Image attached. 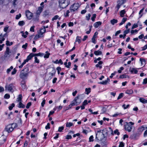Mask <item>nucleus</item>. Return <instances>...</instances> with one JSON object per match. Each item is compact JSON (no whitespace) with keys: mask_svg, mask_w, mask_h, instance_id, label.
Wrapping results in <instances>:
<instances>
[{"mask_svg":"<svg viewBox=\"0 0 147 147\" xmlns=\"http://www.w3.org/2000/svg\"><path fill=\"white\" fill-rule=\"evenodd\" d=\"M84 95L83 94L78 95L75 98L74 100L71 102L70 104L72 106L79 104L80 103L81 101H80L79 102H77V100H80L82 97H84Z\"/></svg>","mask_w":147,"mask_h":147,"instance_id":"nucleus-1","label":"nucleus"},{"mask_svg":"<svg viewBox=\"0 0 147 147\" xmlns=\"http://www.w3.org/2000/svg\"><path fill=\"white\" fill-rule=\"evenodd\" d=\"M134 124V123L132 122H126L124 125L125 130L128 131L129 132L131 131L132 129V125Z\"/></svg>","mask_w":147,"mask_h":147,"instance_id":"nucleus-2","label":"nucleus"},{"mask_svg":"<svg viewBox=\"0 0 147 147\" xmlns=\"http://www.w3.org/2000/svg\"><path fill=\"white\" fill-rule=\"evenodd\" d=\"M59 6L63 9L66 8L69 5L67 3L68 0H59Z\"/></svg>","mask_w":147,"mask_h":147,"instance_id":"nucleus-3","label":"nucleus"},{"mask_svg":"<svg viewBox=\"0 0 147 147\" xmlns=\"http://www.w3.org/2000/svg\"><path fill=\"white\" fill-rule=\"evenodd\" d=\"M14 124H15V125H16V123H12L7 125L5 127V130L9 133L11 132L13 129L12 125Z\"/></svg>","mask_w":147,"mask_h":147,"instance_id":"nucleus-4","label":"nucleus"},{"mask_svg":"<svg viewBox=\"0 0 147 147\" xmlns=\"http://www.w3.org/2000/svg\"><path fill=\"white\" fill-rule=\"evenodd\" d=\"M14 86L13 84H11L9 85H6L5 86V90H7L9 92H13L14 91L13 89Z\"/></svg>","mask_w":147,"mask_h":147,"instance_id":"nucleus-5","label":"nucleus"},{"mask_svg":"<svg viewBox=\"0 0 147 147\" xmlns=\"http://www.w3.org/2000/svg\"><path fill=\"white\" fill-rule=\"evenodd\" d=\"M79 7V4L78 3H74L70 7L69 9L71 12L77 10Z\"/></svg>","mask_w":147,"mask_h":147,"instance_id":"nucleus-6","label":"nucleus"},{"mask_svg":"<svg viewBox=\"0 0 147 147\" xmlns=\"http://www.w3.org/2000/svg\"><path fill=\"white\" fill-rule=\"evenodd\" d=\"M28 75V74L27 73L21 71L20 75V77L22 79L24 80L27 78Z\"/></svg>","mask_w":147,"mask_h":147,"instance_id":"nucleus-7","label":"nucleus"},{"mask_svg":"<svg viewBox=\"0 0 147 147\" xmlns=\"http://www.w3.org/2000/svg\"><path fill=\"white\" fill-rule=\"evenodd\" d=\"M104 138V135L103 133L96 134V138L99 140H102Z\"/></svg>","mask_w":147,"mask_h":147,"instance_id":"nucleus-8","label":"nucleus"},{"mask_svg":"<svg viewBox=\"0 0 147 147\" xmlns=\"http://www.w3.org/2000/svg\"><path fill=\"white\" fill-rule=\"evenodd\" d=\"M26 14L28 19L30 20L32 19L33 16V14L29 10H27L26 11Z\"/></svg>","mask_w":147,"mask_h":147,"instance_id":"nucleus-9","label":"nucleus"},{"mask_svg":"<svg viewBox=\"0 0 147 147\" xmlns=\"http://www.w3.org/2000/svg\"><path fill=\"white\" fill-rule=\"evenodd\" d=\"M109 129L111 130V134L112 135H114V134H117V135H119L120 134V133L119 131V130L118 129H116L114 131V132H113V131L111 129V127H109Z\"/></svg>","mask_w":147,"mask_h":147,"instance_id":"nucleus-10","label":"nucleus"},{"mask_svg":"<svg viewBox=\"0 0 147 147\" xmlns=\"http://www.w3.org/2000/svg\"><path fill=\"white\" fill-rule=\"evenodd\" d=\"M98 34V32H96L92 38V42L94 44L96 43L95 38L97 37Z\"/></svg>","mask_w":147,"mask_h":147,"instance_id":"nucleus-11","label":"nucleus"},{"mask_svg":"<svg viewBox=\"0 0 147 147\" xmlns=\"http://www.w3.org/2000/svg\"><path fill=\"white\" fill-rule=\"evenodd\" d=\"M44 7V6H42V7H38V9L36 11V14L37 15H39L42 12L43 8Z\"/></svg>","mask_w":147,"mask_h":147,"instance_id":"nucleus-12","label":"nucleus"},{"mask_svg":"<svg viewBox=\"0 0 147 147\" xmlns=\"http://www.w3.org/2000/svg\"><path fill=\"white\" fill-rule=\"evenodd\" d=\"M46 32V29H45V26L42 27L40 31V32L39 33L40 35L43 36V34Z\"/></svg>","mask_w":147,"mask_h":147,"instance_id":"nucleus-13","label":"nucleus"},{"mask_svg":"<svg viewBox=\"0 0 147 147\" xmlns=\"http://www.w3.org/2000/svg\"><path fill=\"white\" fill-rule=\"evenodd\" d=\"M29 65L28 64L25 67V68L22 71L25 72L26 73H29V69L28 67Z\"/></svg>","mask_w":147,"mask_h":147,"instance_id":"nucleus-14","label":"nucleus"},{"mask_svg":"<svg viewBox=\"0 0 147 147\" xmlns=\"http://www.w3.org/2000/svg\"><path fill=\"white\" fill-rule=\"evenodd\" d=\"M144 129V127L141 126L138 129L137 132L138 134H140Z\"/></svg>","mask_w":147,"mask_h":147,"instance_id":"nucleus-15","label":"nucleus"},{"mask_svg":"<svg viewBox=\"0 0 147 147\" xmlns=\"http://www.w3.org/2000/svg\"><path fill=\"white\" fill-rule=\"evenodd\" d=\"M102 24V22L100 21L95 22L94 24V26L95 28H97L99 26Z\"/></svg>","mask_w":147,"mask_h":147,"instance_id":"nucleus-16","label":"nucleus"},{"mask_svg":"<svg viewBox=\"0 0 147 147\" xmlns=\"http://www.w3.org/2000/svg\"><path fill=\"white\" fill-rule=\"evenodd\" d=\"M22 89L24 90L26 88V86L25 84V82L24 81H22L21 83Z\"/></svg>","mask_w":147,"mask_h":147,"instance_id":"nucleus-17","label":"nucleus"},{"mask_svg":"<svg viewBox=\"0 0 147 147\" xmlns=\"http://www.w3.org/2000/svg\"><path fill=\"white\" fill-rule=\"evenodd\" d=\"M110 81V79L109 78H107V80H105V81H102V82H100L99 83V84H103V85H106L107 84L108 82H109Z\"/></svg>","mask_w":147,"mask_h":147,"instance_id":"nucleus-18","label":"nucleus"},{"mask_svg":"<svg viewBox=\"0 0 147 147\" xmlns=\"http://www.w3.org/2000/svg\"><path fill=\"white\" fill-rule=\"evenodd\" d=\"M33 57H34L33 53H31L27 57V58L26 59L27 60V61H28L29 60H30Z\"/></svg>","mask_w":147,"mask_h":147,"instance_id":"nucleus-19","label":"nucleus"},{"mask_svg":"<svg viewBox=\"0 0 147 147\" xmlns=\"http://www.w3.org/2000/svg\"><path fill=\"white\" fill-rule=\"evenodd\" d=\"M139 100L140 102L144 104L147 103V100L143 98H140Z\"/></svg>","mask_w":147,"mask_h":147,"instance_id":"nucleus-20","label":"nucleus"},{"mask_svg":"<svg viewBox=\"0 0 147 147\" xmlns=\"http://www.w3.org/2000/svg\"><path fill=\"white\" fill-rule=\"evenodd\" d=\"M125 1V0H119L117 1V4L119 5H121L123 4Z\"/></svg>","mask_w":147,"mask_h":147,"instance_id":"nucleus-21","label":"nucleus"},{"mask_svg":"<svg viewBox=\"0 0 147 147\" xmlns=\"http://www.w3.org/2000/svg\"><path fill=\"white\" fill-rule=\"evenodd\" d=\"M140 60L141 62L142 65L144 66L146 64V61L144 59L140 58Z\"/></svg>","mask_w":147,"mask_h":147,"instance_id":"nucleus-22","label":"nucleus"},{"mask_svg":"<svg viewBox=\"0 0 147 147\" xmlns=\"http://www.w3.org/2000/svg\"><path fill=\"white\" fill-rule=\"evenodd\" d=\"M81 36H77L76 37L75 42H78L79 43H80L81 42Z\"/></svg>","mask_w":147,"mask_h":147,"instance_id":"nucleus-23","label":"nucleus"},{"mask_svg":"<svg viewBox=\"0 0 147 147\" xmlns=\"http://www.w3.org/2000/svg\"><path fill=\"white\" fill-rule=\"evenodd\" d=\"M127 20V18H123V19L122 20V21L121 23H120L119 24V26H121L123 24H124L125 22Z\"/></svg>","mask_w":147,"mask_h":147,"instance_id":"nucleus-24","label":"nucleus"},{"mask_svg":"<svg viewBox=\"0 0 147 147\" xmlns=\"http://www.w3.org/2000/svg\"><path fill=\"white\" fill-rule=\"evenodd\" d=\"M130 72L131 73H134L135 74H137L138 72V70L135 68H132L130 69Z\"/></svg>","mask_w":147,"mask_h":147,"instance_id":"nucleus-25","label":"nucleus"},{"mask_svg":"<svg viewBox=\"0 0 147 147\" xmlns=\"http://www.w3.org/2000/svg\"><path fill=\"white\" fill-rule=\"evenodd\" d=\"M118 22V20H117L115 19H113L112 20H111L110 21L111 23L113 25H114L115 24L117 23Z\"/></svg>","mask_w":147,"mask_h":147,"instance_id":"nucleus-26","label":"nucleus"},{"mask_svg":"<svg viewBox=\"0 0 147 147\" xmlns=\"http://www.w3.org/2000/svg\"><path fill=\"white\" fill-rule=\"evenodd\" d=\"M22 95L21 94H19L18 96V97L17 98V101L18 102H22Z\"/></svg>","mask_w":147,"mask_h":147,"instance_id":"nucleus-27","label":"nucleus"},{"mask_svg":"<svg viewBox=\"0 0 147 147\" xmlns=\"http://www.w3.org/2000/svg\"><path fill=\"white\" fill-rule=\"evenodd\" d=\"M28 62V61H27V60L25 59L24 61L22 63V64L20 65L19 66V68L20 69L22 68L23 66L24 65V64H25L27 62Z\"/></svg>","mask_w":147,"mask_h":147,"instance_id":"nucleus-28","label":"nucleus"},{"mask_svg":"<svg viewBox=\"0 0 147 147\" xmlns=\"http://www.w3.org/2000/svg\"><path fill=\"white\" fill-rule=\"evenodd\" d=\"M102 52L99 50L95 51L94 52V54L96 55H101L102 54Z\"/></svg>","mask_w":147,"mask_h":147,"instance_id":"nucleus-29","label":"nucleus"},{"mask_svg":"<svg viewBox=\"0 0 147 147\" xmlns=\"http://www.w3.org/2000/svg\"><path fill=\"white\" fill-rule=\"evenodd\" d=\"M18 107L21 108H24L25 107V105L22 104V102H19Z\"/></svg>","mask_w":147,"mask_h":147,"instance_id":"nucleus-30","label":"nucleus"},{"mask_svg":"<svg viewBox=\"0 0 147 147\" xmlns=\"http://www.w3.org/2000/svg\"><path fill=\"white\" fill-rule=\"evenodd\" d=\"M133 93V90L131 89L127 90L125 91V93L128 94H132Z\"/></svg>","mask_w":147,"mask_h":147,"instance_id":"nucleus-31","label":"nucleus"},{"mask_svg":"<svg viewBox=\"0 0 147 147\" xmlns=\"http://www.w3.org/2000/svg\"><path fill=\"white\" fill-rule=\"evenodd\" d=\"M125 13V11L124 9L120 11V16L121 17H123L124 16V14Z\"/></svg>","mask_w":147,"mask_h":147,"instance_id":"nucleus-32","label":"nucleus"},{"mask_svg":"<svg viewBox=\"0 0 147 147\" xmlns=\"http://www.w3.org/2000/svg\"><path fill=\"white\" fill-rule=\"evenodd\" d=\"M44 55V53H37V54L33 53V55H34V56H40V57H42Z\"/></svg>","mask_w":147,"mask_h":147,"instance_id":"nucleus-33","label":"nucleus"},{"mask_svg":"<svg viewBox=\"0 0 147 147\" xmlns=\"http://www.w3.org/2000/svg\"><path fill=\"white\" fill-rule=\"evenodd\" d=\"M73 125V123L71 122H67L66 124V127H69L72 126Z\"/></svg>","mask_w":147,"mask_h":147,"instance_id":"nucleus-34","label":"nucleus"},{"mask_svg":"<svg viewBox=\"0 0 147 147\" xmlns=\"http://www.w3.org/2000/svg\"><path fill=\"white\" fill-rule=\"evenodd\" d=\"M25 24V22L23 21H20L19 22L18 24L20 26H22L24 25Z\"/></svg>","mask_w":147,"mask_h":147,"instance_id":"nucleus-35","label":"nucleus"},{"mask_svg":"<svg viewBox=\"0 0 147 147\" xmlns=\"http://www.w3.org/2000/svg\"><path fill=\"white\" fill-rule=\"evenodd\" d=\"M45 53L46 54L44 55V57L45 58H48L49 57L50 54L48 52V51H46Z\"/></svg>","mask_w":147,"mask_h":147,"instance_id":"nucleus-36","label":"nucleus"},{"mask_svg":"<svg viewBox=\"0 0 147 147\" xmlns=\"http://www.w3.org/2000/svg\"><path fill=\"white\" fill-rule=\"evenodd\" d=\"M42 37V35H40L39 33H38V34L36 35L35 36L34 39L35 40H37L39 38L41 37Z\"/></svg>","mask_w":147,"mask_h":147,"instance_id":"nucleus-37","label":"nucleus"},{"mask_svg":"<svg viewBox=\"0 0 147 147\" xmlns=\"http://www.w3.org/2000/svg\"><path fill=\"white\" fill-rule=\"evenodd\" d=\"M96 15L95 13L93 14L91 17V20L92 21L94 22L95 21V18H96Z\"/></svg>","mask_w":147,"mask_h":147,"instance_id":"nucleus-38","label":"nucleus"},{"mask_svg":"<svg viewBox=\"0 0 147 147\" xmlns=\"http://www.w3.org/2000/svg\"><path fill=\"white\" fill-rule=\"evenodd\" d=\"M91 89L90 88H86L85 89L86 92V94H88L90 92Z\"/></svg>","mask_w":147,"mask_h":147,"instance_id":"nucleus-39","label":"nucleus"},{"mask_svg":"<svg viewBox=\"0 0 147 147\" xmlns=\"http://www.w3.org/2000/svg\"><path fill=\"white\" fill-rule=\"evenodd\" d=\"M137 136V134H134L131 136L130 137L132 139H135Z\"/></svg>","mask_w":147,"mask_h":147,"instance_id":"nucleus-40","label":"nucleus"},{"mask_svg":"<svg viewBox=\"0 0 147 147\" xmlns=\"http://www.w3.org/2000/svg\"><path fill=\"white\" fill-rule=\"evenodd\" d=\"M15 105L14 103H12L11 105L9 106V109L10 110H11L14 107Z\"/></svg>","mask_w":147,"mask_h":147,"instance_id":"nucleus-41","label":"nucleus"},{"mask_svg":"<svg viewBox=\"0 0 147 147\" xmlns=\"http://www.w3.org/2000/svg\"><path fill=\"white\" fill-rule=\"evenodd\" d=\"M123 93H120L119 94V96L117 98V100H119V99H121L122 97H123Z\"/></svg>","mask_w":147,"mask_h":147,"instance_id":"nucleus-42","label":"nucleus"},{"mask_svg":"<svg viewBox=\"0 0 147 147\" xmlns=\"http://www.w3.org/2000/svg\"><path fill=\"white\" fill-rule=\"evenodd\" d=\"M127 76L125 74L121 75L119 76L120 78H126Z\"/></svg>","mask_w":147,"mask_h":147,"instance_id":"nucleus-43","label":"nucleus"},{"mask_svg":"<svg viewBox=\"0 0 147 147\" xmlns=\"http://www.w3.org/2000/svg\"><path fill=\"white\" fill-rule=\"evenodd\" d=\"M9 52L5 51V53L4 57H8L9 56Z\"/></svg>","mask_w":147,"mask_h":147,"instance_id":"nucleus-44","label":"nucleus"},{"mask_svg":"<svg viewBox=\"0 0 147 147\" xmlns=\"http://www.w3.org/2000/svg\"><path fill=\"white\" fill-rule=\"evenodd\" d=\"M129 107V105H126L125 104H123L122 105V107L124 109H126L128 108Z\"/></svg>","mask_w":147,"mask_h":147,"instance_id":"nucleus-45","label":"nucleus"},{"mask_svg":"<svg viewBox=\"0 0 147 147\" xmlns=\"http://www.w3.org/2000/svg\"><path fill=\"white\" fill-rule=\"evenodd\" d=\"M10 95L8 94H6L4 96V98L6 99H8L10 98Z\"/></svg>","mask_w":147,"mask_h":147,"instance_id":"nucleus-46","label":"nucleus"},{"mask_svg":"<svg viewBox=\"0 0 147 147\" xmlns=\"http://www.w3.org/2000/svg\"><path fill=\"white\" fill-rule=\"evenodd\" d=\"M59 16L58 15H56L54 17H53L52 19V20L53 21H54L55 20H57L58 18H59Z\"/></svg>","mask_w":147,"mask_h":147,"instance_id":"nucleus-47","label":"nucleus"},{"mask_svg":"<svg viewBox=\"0 0 147 147\" xmlns=\"http://www.w3.org/2000/svg\"><path fill=\"white\" fill-rule=\"evenodd\" d=\"M21 16V14L19 13V14L17 15L16 16V20L19 19Z\"/></svg>","mask_w":147,"mask_h":147,"instance_id":"nucleus-48","label":"nucleus"},{"mask_svg":"<svg viewBox=\"0 0 147 147\" xmlns=\"http://www.w3.org/2000/svg\"><path fill=\"white\" fill-rule=\"evenodd\" d=\"M13 68V67L12 66H11L10 68L8 69L7 70V73H9V72L11 71V70Z\"/></svg>","mask_w":147,"mask_h":147,"instance_id":"nucleus-49","label":"nucleus"},{"mask_svg":"<svg viewBox=\"0 0 147 147\" xmlns=\"http://www.w3.org/2000/svg\"><path fill=\"white\" fill-rule=\"evenodd\" d=\"M93 136H91L89 138V141L90 142H93L94 141Z\"/></svg>","mask_w":147,"mask_h":147,"instance_id":"nucleus-50","label":"nucleus"},{"mask_svg":"<svg viewBox=\"0 0 147 147\" xmlns=\"http://www.w3.org/2000/svg\"><path fill=\"white\" fill-rule=\"evenodd\" d=\"M64 129V127L63 126L59 127V128L58 131L59 132H61Z\"/></svg>","mask_w":147,"mask_h":147,"instance_id":"nucleus-51","label":"nucleus"},{"mask_svg":"<svg viewBox=\"0 0 147 147\" xmlns=\"http://www.w3.org/2000/svg\"><path fill=\"white\" fill-rule=\"evenodd\" d=\"M31 105V102H28L26 106V107L27 109H28L30 107Z\"/></svg>","mask_w":147,"mask_h":147,"instance_id":"nucleus-52","label":"nucleus"},{"mask_svg":"<svg viewBox=\"0 0 147 147\" xmlns=\"http://www.w3.org/2000/svg\"><path fill=\"white\" fill-rule=\"evenodd\" d=\"M28 46V44L27 43H26L25 44L23 45L22 47L23 48H24V49H26L27 48V47Z\"/></svg>","mask_w":147,"mask_h":147,"instance_id":"nucleus-53","label":"nucleus"},{"mask_svg":"<svg viewBox=\"0 0 147 147\" xmlns=\"http://www.w3.org/2000/svg\"><path fill=\"white\" fill-rule=\"evenodd\" d=\"M90 16H91V15L90 13L88 14V16H86V20H89Z\"/></svg>","mask_w":147,"mask_h":147,"instance_id":"nucleus-54","label":"nucleus"},{"mask_svg":"<svg viewBox=\"0 0 147 147\" xmlns=\"http://www.w3.org/2000/svg\"><path fill=\"white\" fill-rule=\"evenodd\" d=\"M34 62H35L37 63H39V61L38 59L36 57H34Z\"/></svg>","mask_w":147,"mask_h":147,"instance_id":"nucleus-55","label":"nucleus"},{"mask_svg":"<svg viewBox=\"0 0 147 147\" xmlns=\"http://www.w3.org/2000/svg\"><path fill=\"white\" fill-rule=\"evenodd\" d=\"M142 50L143 51L146 49H147V44L146 45L144 46L143 47H142Z\"/></svg>","mask_w":147,"mask_h":147,"instance_id":"nucleus-56","label":"nucleus"},{"mask_svg":"<svg viewBox=\"0 0 147 147\" xmlns=\"http://www.w3.org/2000/svg\"><path fill=\"white\" fill-rule=\"evenodd\" d=\"M50 124L49 123H48L47 125L45 127V128L46 129H49L50 128Z\"/></svg>","mask_w":147,"mask_h":147,"instance_id":"nucleus-57","label":"nucleus"},{"mask_svg":"<svg viewBox=\"0 0 147 147\" xmlns=\"http://www.w3.org/2000/svg\"><path fill=\"white\" fill-rule=\"evenodd\" d=\"M17 71V70L15 68H14L13 69V71L11 72V74L12 75H14L15 74Z\"/></svg>","mask_w":147,"mask_h":147,"instance_id":"nucleus-58","label":"nucleus"},{"mask_svg":"<svg viewBox=\"0 0 147 147\" xmlns=\"http://www.w3.org/2000/svg\"><path fill=\"white\" fill-rule=\"evenodd\" d=\"M70 11L69 10H67L66 11V14H64V16L65 17H67L69 16V13Z\"/></svg>","mask_w":147,"mask_h":147,"instance_id":"nucleus-59","label":"nucleus"},{"mask_svg":"<svg viewBox=\"0 0 147 147\" xmlns=\"http://www.w3.org/2000/svg\"><path fill=\"white\" fill-rule=\"evenodd\" d=\"M34 26H32L30 28V31L32 32H34Z\"/></svg>","mask_w":147,"mask_h":147,"instance_id":"nucleus-60","label":"nucleus"},{"mask_svg":"<svg viewBox=\"0 0 147 147\" xmlns=\"http://www.w3.org/2000/svg\"><path fill=\"white\" fill-rule=\"evenodd\" d=\"M57 111H59L62 109V106H59V107L57 106Z\"/></svg>","mask_w":147,"mask_h":147,"instance_id":"nucleus-61","label":"nucleus"},{"mask_svg":"<svg viewBox=\"0 0 147 147\" xmlns=\"http://www.w3.org/2000/svg\"><path fill=\"white\" fill-rule=\"evenodd\" d=\"M124 146V144L123 142L120 143L119 147H123Z\"/></svg>","mask_w":147,"mask_h":147,"instance_id":"nucleus-62","label":"nucleus"},{"mask_svg":"<svg viewBox=\"0 0 147 147\" xmlns=\"http://www.w3.org/2000/svg\"><path fill=\"white\" fill-rule=\"evenodd\" d=\"M57 71L58 74H59L60 71L61 70V68L60 67H58L57 68Z\"/></svg>","mask_w":147,"mask_h":147,"instance_id":"nucleus-63","label":"nucleus"},{"mask_svg":"<svg viewBox=\"0 0 147 147\" xmlns=\"http://www.w3.org/2000/svg\"><path fill=\"white\" fill-rule=\"evenodd\" d=\"M147 84V78H146L143 80V84Z\"/></svg>","mask_w":147,"mask_h":147,"instance_id":"nucleus-64","label":"nucleus"}]
</instances>
